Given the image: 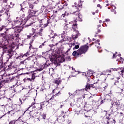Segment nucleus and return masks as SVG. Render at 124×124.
Instances as JSON below:
<instances>
[{
  "mask_svg": "<svg viewBox=\"0 0 124 124\" xmlns=\"http://www.w3.org/2000/svg\"><path fill=\"white\" fill-rule=\"evenodd\" d=\"M76 18L77 19L74 21H71L69 22L68 24H66L68 28L69 29V30L71 29V31L73 30V31L76 32V34L74 37L75 39H76V38H78V36H80V35H81V34L79 33V31H77V17Z\"/></svg>",
  "mask_w": 124,
  "mask_h": 124,
  "instance_id": "f257e3e1",
  "label": "nucleus"
},
{
  "mask_svg": "<svg viewBox=\"0 0 124 124\" xmlns=\"http://www.w3.org/2000/svg\"><path fill=\"white\" fill-rule=\"evenodd\" d=\"M52 63H54V64H58V62H57V60L54 58H51L50 61L47 60L46 61L45 63H44L43 65L41 64L39 65V71H42V70H43V69H46L47 67H49L50 66V64H52Z\"/></svg>",
  "mask_w": 124,
  "mask_h": 124,
  "instance_id": "f03ea898",
  "label": "nucleus"
},
{
  "mask_svg": "<svg viewBox=\"0 0 124 124\" xmlns=\"http://www.w3.org/2000/svg\"><path fill=\"white\" fill-rule=\"evenodd\" d=\"M3 49V54H4L5 53L6 54V58L7 59V62H8L10 60V59H12V57L13 56V55H14V52H13V50L11 49L7 50V46H0V49Z\"/></svg>",
  "mask_w": 124,
  "mask_h": 124,
  "instance_id": "7ed1b4c3",
  "label": "nucleus"
},
{
  "mask_svg": "<svg viewBox=\"0 0 124 124\" xmlns=\"http://www.w3.org/2000/svg\"><path fill=\"white\" fill-rule=\"evenodd\" d=\"M32 24L33 23H32V22H31L29 24L26 25V26H25V25H23V26L17 25L15 27H14V26H12V29L14 30L15 32H16V33H20V32H21L23 31V28H27V27H30V26H31Z\"/></svg>",
  "mask_w": 124,
  "mask_h": 124,
  "instance_id": "20e7f679",
  "label": "nucleus"
},
{
  "mask_svg": "<svg viewBox=\"0 0 124 124\" xmlns=\"http://www.w3.org/2000/svg\"><path fill=\"white\" fill-rule=\"evenodd\" d=\"M36 13V11L32 10V9H29L28 12V16L27 17H26L24 19H23V23L24 24H26L31 17H33L34 15H35V14Z\"/></svg>",
  "mask_w": 124,
  "mask_h": 124,
  "instance_id": "39448f33",
  "label": "nucleus"
},
{
  "mask_svg": "<svg viewBox=\"0 0 124 124\" xmlns=\"http://www.w3.org/2000/svg\"><path fill=\"white\" fill-rule=\"evenodd\" d=\"M25 26L26 23H24V19H21L20 17H17L16 18V20H14L12 22V26H15V25H22Z\"/></svg>",
  "mask_w": 124,
  "mask_h": 124,
  "instance_id": "423d86ee",
  "label": "nucleus"
},
{
  "mask_svg": "<svg viewBox=\"0 0 124 124\" xmlns=\"http://www.w3.org/2000/svg\"><path fill=\"white\" fill-rule=\"evenodd\" d=\"M88 50H89V46H87V45L80 46L78 49L81 56H82V54H86Z\"/></svg>",
  "mask_w": 124,
  "mask_h": 124,
  "instance_id": "0eeeda50",
  "label": "nucleus"
},
{
  "mask_svg": "<svg viewBox=\"0 0 124 124\" xmlns=\"http://www.w3.org/2000/svg\"><path fill=\"white\" fill-rule=\"evenodd\" d=\"M87 84L85 86V88L83 89V91H88V90H91V87L93 88V85H94V84H96L97 83V82H96V83H94L93 84H90L89 83V82H90L91 78L87 76Z\"/></svg>",
  "mask_w": 124,
  "mask_h": 124,
  "instance_id": "6e6552de",
  "label": "nucleus"
},
{
  "mask_svg": "<svg viewBox=\"0 0 124 124\" xmlns=\"http://www.w3.org/2000/svg\"><path fill=\"white\" fill-rule=\"evenodd\" d=\"M12 108L13 110H10L7 112V114H10L11 112H19L20 111L21 108L20 105H17L16 104H13L12 105Z\"/></svg>",
  "mask_w": 124,
  "mask_h": 124,
  "instance_id": "1a4fd4ad",
  "label": "nucleus"
},
{
  "mask_svg": "<svg viewBox=\"0 0 124 124\" xmlns=\"http://www.w3.org/2000/svg\"><path fill=\"white\" fill-rule=\"evenodd\" d=\"M6 60V62H4L3 63V53H2L0 57V69L5 67V65H6V63H7V62H8L7 61V59Z\"/></svg>",
  "mask_w": 124,
  "mask_h": 124,
  "instance_id": "9d476101",
  "label": "nucleus"
},
{
  "mask_svg": "<svg viewBox=\"0 0 124 124\" xmlns=\"http://www.w3.org/2000/svg\"><path fill=\"white\" fill-rule=\"evenodd\" d=\"M9 29L6 28V26L4 25H2L0 26V31H4V33H2V34L3 35H5L6 34H8V31Z\"/></svg>",
  "mask_w": 124,
  "mask_h": 124,
  "instance_id": "9b49d317",
  "label": "nucleus"
},
{
  "mask_svg": "<svg viewBox=\"0 0 124 124\" xmlns=\"http://www.w3.org/2000/svg\"><path fill=\"white\" fill-rule=\"evenodd\" d=\"M30 116L32 117V118H37V119H39L38 117V111L37 110L35 109L34 110L31 111L30 112Z\"/></svg>",
  "mask_w": 124,
  "mask_h": 124,
  "instance_id": "f8f14e48",
  "label": "nucleus"
},
{
  "mask_svg": "<svg viewBox=\"0 0 124 124\" xmlns=\"http://www.w3.org/2000/svg\"><path fill=\"white\" fill-rule=\"evenodd\" d=\"M52 99H53V98H50L49 99V100L48 101H45L44 102H42L38 104V105H37H37H39V107H40V108H38V110H41V109H43L42 108H43V106H44V105H45V104L46 103H47L48 104H49V102L50 101L52 100Z\"/></svg>",
  "mask_w": 124,
  "mask_h": 124,
  "instance_id": "ddd939ff",
  "label": "nucleus"
},
{
  "mask_svg": "<svg viewBox=\"0 0 124 124\" xmlns=\"http://www.w3.org/2000/svg\"><path fill=\"white\" fill-rule=\"evenodd\" d=\"M28 55H29V53L27 52L24 54L23 53H20L18 57H16V60H20V61L23 60V58H25V57H28Z\"/></svg>",
  "mask_w": 124,
  "mask_h": 124,
  "instance_id": "4468645a",
  "label": "nucleus"
},
{
  "mask_svg": "<svg viewBox=\"0 0 124 124\" xmlns=\"http://www.w3.org/2000/svg\"><path fill=\"white\" fill-rule=\"evenodd\" d=\"M94 112V110L93 109H89L86 111V115H85V117L86 118H88V117H91V116H93Z\"/></svg>",
  "mask_w": 124,
  "mask_h": 124,
  "instance_id": "2eb2a0df",
  "label": "nucleus"
},
{
  "mask_svg": "<svg viewBox=\"0 0 124 124\" xmlns=\"http://www.w3.org/2000/svg\"><path fill=\"white\" fill-rule=\"evenodd\" d=\"M3 8L5 11V14L8 16H10V14L8 13L9 12V10H10V7H9V6L6 5Z\"/></svg>",
  "mask_w": 124,
  "mask_h": 124,
  "instance_id": "dca6fc26",
  "label": "nucleus"
},
{
  "mask_svg": "<svg viewBox=\"0 0 124 124\" xmlns=\"http://www.w3.org/2000/svg\"><path fill=\"white\" fill-rule=\"evenodd\" d=\"M75 16L78 17V21L79 22H82L83 20H82V16L80 15V13L79 12L77 11L73 13Z\"/></svg>",
  "mask_w": 124,
  "mask_h": 124,
  "instance_id": "f3484780",
  "label": "nucleus"
},
{
  "mask_svg": "<svg viewBox=\"0 0 124 124\" xmlns=\"http://www.w3.org/2000/svg\"><path fill=\"white\" fill-rule=\"evenodd\" d=\"M73 56L75 57V56H78V57H81V53H80L79 49H78L77 51L75 50L72 53Z\"/></svg>",
  "mask_w": 124,
  "mask_h": 124,
  "instance_id": "a211bd4d",
  "label": "nucleus"
},
{
  "mask_svg": "<svg viewBox=\"0 0 124 124\" xmlns=\"http://www.w3.org/2000/svg\"><path fill=\"white\" fill-rule=\"evenodd\" d=\"M64 30L65 31H63V34H65L66 33H67V32H69V31H70V29H68V27L67 26V24L64 25Z\"/></svg>",
  "mask_w": 124,
  "mask_h": 124,
  "instance_id": "6ab92c4d",
  "label": "nucleus"
},
{
  "mask_svg": "<svg viewBox=\"0 0 124 124\" xmlns=\"http://www.w3.org/2000/svg\"><path fill=\"white\" fill-rule=\"evenodd\" d=\"M6 76V73H4L3 74H1V72H0V80H2L3 79V77H5ZM2 82L1 81H0V86L1 85Z\"/></svg>",
  "mask_w": 124,
  "mask_h": 124,
  "instance_id": "aec40b11",
  "label": "nucleus"
},
{
  "mask_svg": "<svg viewBox=\"0 0 124 124\" xmlns=\"http://www.w3.org/2000/svg\"><path fill=\"white\" fill-rule=\"evenodd\" d=\"M111 69H113V70H116V71H120L121 73H124V67H121V68H111Z\"/></svg>",
  "mask_w": 124,
  "mask_h": 124,
  "instance_id": "412c9836",
  "label": "nucleus"
},
{
  "mask_svg": "<svg viewBox=\"0 0 124 124\" xmlns=\"http://www.w3.org/2000/svg\"><path fill=\"white\" fill-rule=\"evenodd\" d=\"M118 106H119V104H118V102H111V107H114V108L118 109Z\"/></svg>",
  "mask_w": 124,
  "mask_h": 124,
  "instance_id": "4be33fe9",
  "label": "nucleus"
},
{
  "mask_svg": "<svg viewBox=\"0 0 124 124\" xmlns=\"http://www.w3.org/2000/svg\"><path fill=\"white\" fill-rule=\"evenodd\" d=\"M4 39L7 40V42H8V40H11V39H13V35H11V37L10 38L8 37V36L5 35L4 36Z\"/></svg>",
  "mask_w": 124,
  "mask_h": 124,
  "instance_id": "5701e85b",
  "label": "nucleus"
},
{
  "mask_svg": "<svg viewBox=\"0 0 124 124\" xmlns=\"http://www.w3.org/2000/svg\"><path fill=\"white\" fill-rule=\"evenodd\" d=\"M92 75H93V72L91 70H89L87 72V74H85L86 77L88 76L89 78H91Z\"/></svg>",
  "mask_w": 124,
  "mask_h": 124,
  "instance_id": "b1692460",
  "label": "nucleus"
},
{
  "mask_svg": "<svg viewBox=\"0 0 124 124\" xmlns=\"http://www.w3.org/2000/svg\"><path fill=\"white\" fill-rule=\"evenodd\" d=\"M58 7V10L60 11V10H62L63 9V3H61L57 6Z\"/></svg>",
  "mask_w": 124,
  "mask_h": 124,
  "instance_id": "393cba45",
  "label": "nucleus"
},
{
  "mask_svg": "<svg viewBox=\"0 0 124 124\" xmlns=\"http://www.w3.org/2000/svg\"><path fill=\"white\" fill-rule=\"evenodd\" d=\"M34 104H35V105H34ZM34 105V106H33ZM38 105V104H35V103L32 102V103L31 104V105L30 106V107L28 108V109H30V108H31V107H32V108H36V107H37V106Z\"/></svg>",
  "mask_w": 124,
  "mask_h": 124,
  "instance_id": "a878e982",
  "label": "nucleus"
},
{
  "mask_svg": "<svg viewBox=\"0 0 124 124\" xmlns=\"http://www.w3.org/2000/svg\"><path fill=\"white\" fill-rule=\"evenodd\" d=\"M70 14H71V13H68L65 11L64 14H62V16L63 17V18H64V17H65L66 16H69V15H70Z\"/></svg>",
  "mask_w": 124,
  "mask_h": 124,
  "instance_id": "bb28decb",
  "label": "nucleus"
},
{
  "mask_svg": "<svg viewBox=\"0 0 124 124\" xmlns=\"http://www.w3.org/2000/svg\"><path fill=\"white\" fill-rule=\"evenodd\" d=\"M30 3L33 4H37L38 3V0H30Z\"/></svg>",
  "mask_w": 124,
  "mask_h": 124,
  "instance_id": "cd10ccee",
  "label": "nucleus"
},
{
  "mask_svg": "<svg viewBox=\"0 0 124 124\" xmlns=\"http://www.w3.org/2000/svg\"><path fill=\"white\" fill-rule=\"evenodd\" d=\"M50 23H51V19H47V23L44 25V27L46 28V27H48V25H49V24H50Z\"/></svg>",
  "mask_w": 124,
  "mask_h": 124,
  "instance_id": "c85d7f7f",
  "label": "nucleus"
},
{
  "mask_svg": "<svg viewBox=\"0 0 124 124\" xmlns=\"http://www.w3.org/2000/svg\"><path fill=\"white\" fill-rule=\"evenodd\" d=\"M12 63H13V62H11L10 64L8 66V70H10L13 68V66H12Z\"/></svg>",
  "mask_w": 124,
  "mask_h": 124,
  "instance_id": "c756f323",
  "label": "nucleus"
},
{
  "mask_svg": "<svg viewBox=\"0 0 124 124\" xmlns=\"http://www.w3.org/2000/svg\"><path fill=\"white\" fill-rule=\"evenodd\" d=\"M29 8H30L31 9H33V7H34V5H33V4L32 3L29 2L28 3Z\"/></svg>",
  "mask_w": 124,
  "mask_h": 124,
  "instance_id": "7c9ffc66",
  "label": "nucleus"
},
{
  "mask_svg": "<svg viewBox=\"0 0 124 124\" xmlns=\"http://www.w3.org/2000/svg\"><path fill=\"white\" fill-rule=\"evenodd\" d=\"M106 119H108L107 121V124H109V121H110V120L111 119V118H110V116H107V113H106Z\"/></svg>",
  "mask_w": 124,
  "mask_h": 124,
  "instance_id": "2f4dec72",
  "label": "nucleus"
},
{
  "mask_svg": "<svg viewBox=\"0 0 124 124\" xmlns=\"http://www.w3.org/2000/svg\"><path fill=\"white\" fill-rule=\"evenodd\" d=\"M77 44V45H75V47L73 48V50H76L77 49H79L80 44Z\"/></svg>",
  "mask_w": 124,
  "mask_h": 124,
  "instance_id": "473e14b6",
  "label": "nucleus"
},
{
  "mask_svg": "<svg viewBox=\"0 0 124 124\" xmlns=\"http://www.w3.org/2000/svg\"><path fill=\"white\" fill-rule=\"evenodd\" d=\"M55 84L59 85L61 83V80L57 78L55 80Z\"/></svg>",
  "mask_w": 124,
  "mask_h": 124,
  "instance_id": "72a5a7b5",
  "label": "nucleus"
},
{
  "mask_svg": "<svg viewBox=\"0 0 124 124\" xmlns=\"http://www.w3.org/2000/svg\"><path fill=\"white\" fill-rule=\"evenodd\" d=\"M19 7L20 8V10H21V11L25 12V8H23V5H22V4L19 5Z\"/></svg>",
  "mask_w": 124,
  "mask_h": 124,
  "instance_id": "f704fd0d",
  "label": "nucleus"
},
{
  "mask_svg": "<svg viewBox=\"0 0 124 124\" xmlns=\"http://www.w3.org/2000/svg\"><path fill=\"white\" fill-rule=\"evenodd\" d=\"M45 43H46V41H45L44 43H43L39 46V48L42 49L44 46H45Z\"/></svg>",
  "mask_w": 124,
  "mask_h": 124,
  "instance_id": "c9c22d12",
  "label": "nucleus"
},
{
  "mask_svg": "<svg viewBox=\"0 0 124 124\" xmlns=\"http://www.w3.org/2000/svg\"><path fill=\"white\" fill-rule=\"evenodd\" d=\"M31 31H32V33H30V34L31 35H33V34H34V33H35V31H36V30L33 28H32Z\"/></svg>",
  "mask_w": 124,
  "mask_h": 124,
  "instance_id": "e433bc0d",
  "label": "nucleus"
},
{
  "mask_svg": "<svg viewBox=\"0 0 124 124\" xmlns=\"http://www.w3.org/2000/svg\"><path fill=\"white\" fill-rule=\"evenodd\" d=\"M34 40V39H32V41H31L30 42V43L29 44H30V46H29V48L30 49H31V48H32V49H33V47L32 46V45H31V43H32V42H33V41Z\"/></svg>",
  "mask_w": 124,
  "mask_h": 124,
  "instance_id": "4c0bfd02",
  "label": "nucleus"
},
{
  "mask_svg": "<svg viewBox=\"0 0 124 124\" xmlns=\"http://www.w3.org/2000/svg\"><path fill=\"white\" fill-rule=\"evenodd\" d=\"M27 64V60H24L23 61H22L20 62V64Z\"/></svg>",
  "mask_w": 124,
  "mask_h": 124,
  "instance_id": "58836bf2",
  "label": "nucleus"
},
{
  "mask_svg": "<svg viewBox=\"0 0 124 124\" xmlns=\"http://www.w3.org/2000/svg\"><path fill=\"white\" fill-rule=\"evenodd\" d=\"M33 54H32L31 56H29L28 58L25 59V60H26L27 61H31V58H32V57H33Z\"/></svg>",
  "mask_w": 124,
  "mask_h": 124,
  "instance_id": "ea45409f",
  "label": "nucleus"
},
{
  "mask_svg": "<svg viewBox=\"0 0 124 124\" xmlns=\"http://www.w3.org/2000/svg\"><path fill=\"white\" fill-rule=\"evenodd\" d=\"M34 79H35V78L32 77L31 78H27V80L28 81H32V80H34Z\"/></svg>",
  "mask_w": 124,
  "mask_h": 124,
  "instance_id": "a19ab883",
  "label": "nucleus"
},
{
  "mask_svg": "<svg viewBox=\"0 0 124 124\" xmlns=\"http://www.w3.org/2000/svg\"><path fill=\"white\" fill-rule=\"evenodd\" d=\"M120 62L121 63H124V58H123L122 57H120Z\"/></svg>",
  "mask_w": 124,
  "mask_h": 124,
  "instance_id": "79ce46f5",
  "label": "nucleus"
},
{
  "mask_svg": "<svg viewBox=\"0 0 124 124\" xmlns=\"http://www.w3.org/2000/svg\"><path fill=\"white\" fill-rule=\"evenodd\" d=\"M38 35H39L38 34V32L35 33L34 35L33 36V39H34L35 38V37H37V36H38Z\"/></svg>",
  "mask_w": 124,
  "mask_h": 124,
  "instance_id": "37998d69",
  "label": "nucleus"
},
{
  "mask_svg": "<svg viewBox=\"0 0 124 124\" xmlns=\"http://www.w3.org/2000/svg\"><path fill=\"white\" fill-rule=\"evenodd\" d=\"M68 5V3L67 2H65V4H63V8L64 9L65 8L66 6H67Z\"/></svg>",
  "mask_w": 124,
  "mask_h": 124,
  "instance_id": "c03bdc74",
  "label": "nucleus"
},
{
  "mask_svg": "<svg viewBox=\"0 0 124 124\" xmlns=\"http://www.w3.org/2000/svg\"><path fill=\"white\" fill-rule=\"evenodd\" d=\"M107 96H108V98H105V100L107 99V100H111V98L109 95H107Z\"/></svg>",
  "mask_w": 124,
  "mask_h": 124,
  "instance_id": "a18cd8bd",
  "label": "nucleus"
},
{
  "mask_svg": "<svg viewBox=\"0 0 124 124\" xmlns=\"http://www.w3.org/2000/svg\"><path fill=\"white\" fill-rule=\"evenodd\" d=\"M42 118L44 120H45V119H46V114L43 113L42 115Z\"/></svg>",
  "mask_w": 124,
  "mask_h": 124,
  "instance_id": "49530a36",
  "label": "nucleus"
},
{
  "mask_svg": "<svg viewBox=\"0 0 124 124\" xmlns=\"http://www.w3.org/2000/svg\"><path fill=\"white\" fill-rule=\"evenodd\" d=\"M66 61H71V58H70V56H68L66 58Z\"/></svg>",
  "mask_w": 124,
  "mask_h": 124,
  "instance_id": "de8ad7c7",
  "label": "nucleus"
},
{
  "mask_svg": "<svg viewBox=\"0 0 124 124\" xmlns=\"http://www.w3.org/2000/svg\"><path fill=\"white\" fill-rule=\"evenodd\" d=\"M51 35H52V34H51ZM50 35L49 36H50V38H55V37H56V36H57V34H54L53 36H51Z\"/></svg>",
  "mask_w": 124,
  "mask_h": 124,
  "instance_id": "09e8293b",
  "label": "nucleus"
},
{
  "mask_svg": "<svg viewBox=\"0 0 124 124\" xmlns=\"http://www.w3.org/2000/svg\"><path fill=\"white\" fill-rule=\"evenodd\" d=\"M99 32H101V30H100V29H98V28L97 32H96V34H98V33H99Z\"/></svg>",
  "mask_w": 124,
  "mask_h": 124,
  "instance_id": "8fccbe9b",
  "label": "nucleus"
},
{
  "mask_svg": "<svg viewBox=\"0 0 124 124\" xmlns=\"http://www.w3.org/2000/svg\"><path fill=\"white\" fill-rule=\"evenodd\" d=\"M39 23H40V27H41V26H42V25H43V23H42V20H40L39 21Z\"/></svg>",
  "mask_w": 124,
  "mask_h": 124,
  "instance_id": "3c124183",
  "label": "nucleus"
},
{
  "mask_svg": "<svg viewBox=\"0 0 124 124\" xmlns=\"http://www.w3.org/2000/svg\"><path fill=\"white\" fill-rule=\"evenodd\" d=\"M15 113H16V112L15 111L11 112H10V115H14V114H15ZM8 115H9V114H8Z\"/></svg>",
  "mask_w": 124,
  "mask_h": 124,
  "instance_id": "603ef678",
  "label": "nucleus"
},
{
  "mask_svg": "<svg viewBox=\"0 0 124 124\" xmlns=\"http://www.w3.org/2000/svg\"><path fill=\"white\" fill-rule=\"evenodd\" d=\"M4 13V14H5V11L3 9V8L2 10L0 11V13Z\"/></svg>",
  "mask_w": 124,
  "mask_h": 124,
  "instance_id": "864d4df0",
  "label": "nucleus"
},
{
  "mask_svg": "<svg viewBox=\"0 0 124 124\" xmlns=\"http://www.w3.org/2000/svg\"><path fill=\"white\" fill-rule=\"evenodd\" d=\"M111 12H113L114 14H117V12L115 10H111Z\"/></svg>",
  "mask_w": 124,
  "mask_h": 124,
  "instance_id": "5fc2aeb1",
  "label": "nucleus"
},
{
  "mask_svg": "<svg viewBox=\"0 0 124 124\" xmlns=\"http://www.w3.org/2000/svg\"><path fill=\"white\" fill-rule=\"evenodd\" d=\"M69 51H70V48L68 49L66 51V53H65V54H66V55H67V56H68V52H69Z\"/></svg>",
  "mask_w": 124,
  "mask_h": 124,
  "instance_id": "6e6d98bb",
  "label": "nucleus"
},
{
  "mask_svg": "<svg viewBox=\"0 0 124 124\" xmlns=\"http://www.w3.org/2000/svg\"><path fill=\"white\" fill-rule=\"evenodd\" d=\"M113 59H115V58H117V55L115 54H113L112 56Z\"/></svg>",
  "mask_w": 124,
  "mask_h": 124,
  "instance_id": "4d7b16f0",
  "label": "nucleus"
},
{
  "mask_svg": "<svg viewBox=\"0 0 124 124\" xmlns=\"http://www.w3.org/2000/svg\"><path fill=\"white\" fill-rule=\"evenodd\" d=\"M16 79V77H13L11 79V81H12V80H15Z\"/></svg>",
  "mask_w": 124,
  "mask_h": 124,
  "instance_id": "13d9d810",
  "label": "nucleus"
},
{
  "mask_svg": "<svg viewBox=\"0 0 124 124\" xmlns=\"http://www.w3.org/2000/svg\"><path fill=\"white\" fill-rule=\"evenodd\" d=\"M19 101L20 102V105H22V104H23V102H22V99L19 98Z\"/></svg>",
  "mask_w": 124,
  "mask_h": 124,
  "instance_id": "bf43d9fd",
  "label": "nucleus"
},
{
  "mask_svg": "<svg viewBox=\"0 0 124 124\" xmlns=\"http://www.w3.org/2000/svg\"><path fill=\"white\" fill-rule=\"evenodd\" d=\"M39 35H40V36H42V32H38Z\"/></svg>",
  "mask_w": 124,
  "mask_h": 124,
  "instance_id": "052dcab7",
  "label": "nucleus"
},
{
  "mask_svg": "<svg viewBox=\"0 0 124 124\" xmlns=\"http://www.w3.org/2000/svg\"><path fill=\"white\" fill-rule=\"evenodd\" d=\"M97 7H100L101 9L102 8V7H101V6L100 4H98L97 5Z\"/></svg>",
  "mask_w": 124,
  "mask_h": 124,
  "instance_id": "680f3d73",
  "label": "nucleus"
},
{
  "mask_svg": "<svg viewBox=\"0 0 124 124\" xmlns=\"http://www.w3.org/2000/svg\"><path fill=\"white\" fill-rule=\"evenodd\" d=\"M62 3V2L59 1L57 3V6H59V4H61Z\"/></svg>",
  "mask_w": 124,
  "mask_h": 124,
  "instance_id": "e2e57ef3",
  "label": "nucleus"
},
{
  "mask_svg": "<svg viewBox=\"0 0 124 124\" xmlns=\"http://www.w3.org/2000/svg\"><path fill=\"white\" fill-rule=\"evenodd\" d=\"M31 36H32V35H31V34L30 35H27V37L28 38H31Z\"/></svg>",
  "mask_w": 124,
  "mask_h": 124,
  "instance_id": "0e129e2a",
  "label": "nucleus"
},
{
  "mask_svg": "<svg viewBox=\"0 0 124 124\" xmlns=\"http://www.w3.org/2000/svg\"><path fill=\"white\" fill-rule=\"evenodd\" d=\"M59 93H60V91L57 93L55 95H54V96H58V95H59Z\"/></svg>",
  "mask_w": 124,
  "mask_h": 124,
  "instance_id": "69168bd1",
  "label": "nucleus"
},
{
  "mask_svg": "<svg viewBox=\"0 0 124 124\" xmlns=\"http://www.w3.org/2000/svg\"><path fill=\"white\" fill-rule=\"evenodd\" d=\"M29 68H33V65H30Z\"/></svg>",
  "mask_w": 124,
  "mask_h": 124,
  "instance_id": "338daca9",
  "label": "nucleus"
},
{
  "mask_svg": "<svg viewBox=\"0 0 124 124\" xmlns=\"http://www.w3.org/2000/svg\"><path fill=\"white\" fill-rule=\"evenodd\" d=\"M78 7H82V4H78Z\"/></svg>",
  "mask_w": 124,
  "mask_h": 124,
  "instance_id": "774afa93",
  "label": "nucleus"
}]
</instances>
